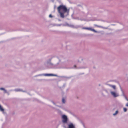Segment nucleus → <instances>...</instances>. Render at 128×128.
<instances>
[{
  "label": "nucleus",
  "instance_id": "f257e3e1",
  "mask_svg": "<svg viewBox=\"0 0 128 128\" xmlns=\"http://www.w3.org/2000/svg\"><path fill=\"white\" fill-rule=\"evenodd\" d=\"M58 9L61 17L64 18V16H67L68 15L69 10H67L65 6L60 5L58 7Z\"/></svg>",
  "mask_w": 128,
  "mask_h": 128
},
{
  "label": "nucleus",
  "instance_id": "f03ea898",
  "mask_svg": "<svg viewBox=\"0 0 128 128\" xmlns=\"http://www.w3.org/2000/svg\"><path fill=\"white\" fill-rule=\"evenodd\" d=\"M108 85L115 90V91H110V93L111 95L114 98H116L119 96V94L117 92L116 90V86L114 85Z\"/></svg>",
  "mask_w": 128,
  "mask_h": 128
},
{
  "label": "nucleus",
  "instance_id": "7ed1b4c3",
  "mask_svg": "<svg viewBox=\"0 0 128 128\" xmlns=\"http://www.w3.org/2000/svg\"><path fill=\"white\" fill-rule=\"evenodd\" d=\"M62 122L64 124L67 123L68 120V118L66 115H62Z\"/></svg>",
  "mask_w": 128,
  "mask_h": 128
},
{
  "label": "nucleus",
  "instance_id": "20e7f679",
  "mask_svg": "<svg viewBox=\"0 0 128 128\" xmlns=\"http://www.w3.org/2000/svg\"><path fill=\"white\" fill-rule=\"evenodd\" d=\"M88 30H90L92 31L95 32H97L94 29H92L91 28H88Z\"/></svg>",
  "mask_w": 128,
  "mask_h": 128
},
{
  "label": "nucleus",
  "instance_id": "39448f33",
  "mask_svg": "<svg viewBox=\"0 0 128 128\" xmlns=\"http://www.w3.org/2000/svg\"><path fill=\"white\" fill-rule=\"evenodd\" d=\"M68 128H74V126L72 124H71L68 125Z\"/></svg>",
  "mask_w": 128,
  "mask_h": 128
},
{
  "label": "nucleus",
  "instance_id": "423d86ee",
  "mask_svg": "<svg viewBox=\"0 0 128 128\" xmlns=\"http://www.w3.org/2000/svg\"><path fill=\"white\" fill-rule=\"evenodd\" d=\"M44 75L45 76H56V75H54L52 74H44Z\"/></svg>",
  "mask_w": 128,
  "mask_h": 128
},
{
  "label": "nucleus",
  "instance_id": "0eeeda50",
  "mask_svg": "<svg viewBox=\"0 0 128 128\" xmlns=\"http://www.w3.org/2000/svg\"><path fill=\"white\" fill-rule=\"evenodd\" d=\"M0 110L3 112H4V110L2 108L0 104Z\"/></svg>",
  "mask_w": 128,
  "mask_h": 128
},
{
  "label": "nucleus",
  "instance_id": "6e6552de",
  "mask_svg": "<svg viewBox=\"0 0 128 128\" xmlns=\"http://www.w3.org/2000/svg\"><path fill=\"white\" fill-rule=\"evenodd\" d=\"M0 90H4V92L5 93H6L7 92V91H6V90L5 89H4V88H0Z\"/></svg>",
  "mask_w": 128,
  "mask_h": 128
},
{
  "label": "nucleus",
  "instance_id": "1a4fd4ad",
  "mask_svg": "<svg viewBox=\"0 0 128 128\" xmlns=\"http://www.w3.org/2000/svg\"><path fill=\"white\" fill-rule=\"evenodd\" d=\"M118 111L117 110L116 111L115 113L113 114V115L114 116L116 115L118 113Z\"/></svg>",
  "mask_w": 128,
  "mask_h": 128
},
{
  "label": "nucleus",
  "instance_id": "9d476101",
  "mask_svg": "<svg viewBox=\"0 0 128 128\" xmlns=\"http://www.w3.org/2000/svg\"><path fill=\"white\" fill-rule=\"evenodd\" d=\"M124 112H126L127 111V109L126 108H124Z\"/></svg>",
  "mask_w": 128,
  "mask_h": 128
},
{
  "label": "nucleus",
  "instance_id": "9b49d317",
  "mask_svg": "<svg viewBox=\"0 0 128 128\" xmlns=\"http://www.w3.org/2000/svg\"><path fill=\"white\" fill-rule=\"evenodd\" d=\"M62 102L63 103H65V100L64 98H63L62 100Z\"/></svg>",
  "mask_w": 128,
  "mask_h": 128
},
{
  "label": "nucleus",
  "instance_id": "f8f14e48",
  "mask_svg": "<svg viewBox=\"0 0 128 128\" xmlns=\"http://www.w3.org/2000/svg\"><path fill=\"white\" fill-rule=\"evenodd\" d=\"M15 91H16V92H18V91H20V90L19 89H18V90H15Z\"/></svg>",
  "mask_w": 128,
  "mask_h": 128
},
{
  "label": "nucleus",
  "instance_id": "ddd939ff",
  "mask_svg": "<svg viewBox=\"0 0 128 128\" xmlns=\"http://www.w3.org/2000/svg\"><path fill=\"white\" fill-rule=\"evenodd\" d=\"M49 17L50 18H52V17L51 14L49 16Z\"/></svg>",
  "mask_w": 128,
  "mask_h": 128
},
{
  "label": "nucleus",
  "instance_id": "4468645a",
  "mask_svg": "<svg viewBox=\"0 0 128 128\" xmlns=\"http://www.w3.org/2000/svg\"><path fill=\"white\" fill-rule=\"evenodd\" d=\"M83 29L88 30V28H83Z\"/></svg>",
  "mask_w": 128,
  "mask_h": 128
},
{
  "label": "nucleus",
  "instance_id": "2eb2a0df",
  "mask_svg": "<svg viewBox=\"0 0 128 128\" xmlns=\"http://www.w3.org/2000/svg\"><path fill=\"white\" fill-rule=\"evenodd\" d=\"M126 106L127 107H128V102L126 104Z\"/></svg>",
  "mask_w": 128,
  "mask_h": 128
},
{
  "label": "nucleus",
  "instance_id": "dca6fc26",
  "mask_svg": "<svg viewBox=\"0 0 128 128\" xmlns=\"http://www.w3.org/2000/svg\"><path fill=\"white\" fill-rule=\"evenodd\" d=\"M126 99L127 101H128V99L126 98Z\"/></svg>",
  "mask_w": 128,
  "mask_h": 128
},
{
  "label": "nucleus",
  "instance_id": "f3484780",
  "mask_svg": "<svg viewBox=\"0 0 128 128\" xmlns=\"http://www.w3.org/2000/svg\"><path fill=\"white\" fill-rule=\"evenodd\" d=\"M60 25H58V26H60Z\"/></svg>",
  "mask_w": 128,
  "mask_h": 128
}]
</instances>
